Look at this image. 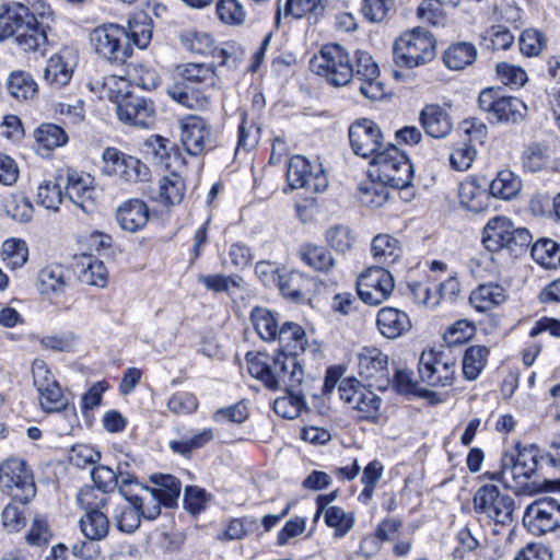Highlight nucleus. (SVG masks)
I'll return each instance as SVG.
<instances>
[{"instance_id":"f257e3e1","label":"nucleus","mask_w":560,"mask_h":560,"mask_svg":"<svg viewBox=\"0 0 560 560\" xmlns=\"http://www.w3.org/2000/svg\"><path fill=\"white\" fill-rule=\"evenodd\" d=\"M354 58L355 66L352 65L345 47L336 43L326 44L311 60V68L334 86L340 88L352 83L364 97L372 101L382 100L385 96V88L373 57L368 51L359 49L354 52Z\"/></svg>"},{"instance_id":"f03ea898","label":"nucleus","mask_w":560,"mask_h":560,"mask_svg":"<svg viewBox=\"0 0 560 560\" xmlns=\"http://www.w3.org/2000/svg\"><path fill=\"white\" fill-rule=\"evenodd\" d=\"M245 359L248 373L270 389H296L303 382L304 371L296 357L277 353L270 360L267 354L249 352Z\"/></svg>"},{"instance_id":"7ed1b4c3","label":"nucleus","mask_w":560,"mask_h":560,"mask_svg":"<svg viewBox=\"0 0 560 560\" xmlns=\"http://www.w3.org/2000/svg\"><path fill=\"white\" fill-rule=\"evenodd\" d=\"M28 5L18 3L0 12V42L13 37L24 51H38L46 47L47 35Z\"/></svg>"},{"instance_id":"20e7f679","label":"nucleus","mask_w":560,"mask_h":560,"mask_svg":"<svg viewBox=\"0 0 560 560\" xmlns=\"http://www.w3.org/2000/svg\"><path fill=\"white\" fill-rule=\"evenodd\" d=\"M368 174L392 188L402 189L411 185L413 166L407 155L394 144H387L369 164Z\"/></svg>"},{"instance_id":"39448f33","label":"nucleus","mask_w":560,"mask_h":560,"mask_svg":"<svg viewBox=\"0 0 560 560\" xmlns=\"http://www.w3.org/2000/svg\"><path fill=\"white\" fill-rule=\"evenodd\" d=\"M435 39L433 35L416 27L401 34L394 44V59L400 67L413 68L435 58Z\"/></svg>"},{"instance_id":"423d86ee","label":"nucleus","mask_w":560,"mask_h":560,"mask_svg":"<svg viewBox=\"0 0 560 560\" xmlns=\"http://www.w3.org/2000/svg\"><path fill=\"white\" fill-rule=\"evenodd\" d=\"M90 43L94 51L102 58L124 62L132 54L129 33L118 24H103L90 33Z\"/></svg>"},{"instance_id":"0eeeda50","label":"nucleus","mask_w":560,"mask_h":560,"mask_svg":"<svg viewBox=\"0 0 560 560\" xmlns=\"http://www.w3.org/2000/svg\"><path fill=\"white\" fill-rule=\"evenodd\" d=\"M482 242L490 252L504 248L516 252L532 243V235L525 228H515L510 219L495 217L486 224Z\"/></svg>"},{"instance_id":"6e6552de","label":"nucleus","mask_w":560,"mask_h":560,"mask_svg":"<svg viewBox=\"0 0 560 560\" xmlns=\"http://www.w3.org/2000/svg\"><path fill=\"white\" fill-rule=\"evenodd\" d=\"M0 487L13 501L27 504L36 494L33 475L26 463L19 458H9L0 464Z\"/></svg>"},{"instance_id":"1a4fd4ad","label":"nucleus","mask_w":560,"mask_h":560,"mask_svg":"<svg viewBox=\"0 0 560 560\" xmlns=\"http://www.w3.org/2000/svg\"><path fill=\"white\" fill-rule=\"evenodd\" d=\"M456 360L442 351L429 349L419 357L420 382L429 386H451L456 378Z\"/></svg>"},{"instance_id":"9d476101","label":"nucleus","mask_w":560,"mask_h":560,"mask_svg":"<svg viewBox=\"0 0 560 560\" xmlns=\"http://www.w3.org/2000/svg\"><path fill=\"white\" fill-rule=\"evenodd\" d=\"M474 508L497 525L509 526L513 522L515 502L509 494H502L495 486L485 485L474 495Z\"/></svg>"},{"instance_id":"9b49d317","label":"nucleus","mask_w":560,"mask_h":560,"mask_svg":"<svg viewBox=\"0 0 560 560\" xmlns=\"http://www.w3.org/2000/svg\"><path fill=\"white\" fill-rule=\"evenodd\" d=\"M481 110L489 114L498 122H518L527 113L526 104L514 96L501 95L499 91L487 88L478 97Z\"/></svg>"},{"instance_id":"f8f14e48","label":"nucleus","mask_w":560,"mask_h":560,"mask_svg":"<svg viewBox=\"0 0 560 560\" xmlns=\"http://www.w3.org/2000/svg\"><path fill=\"white\" fill-rule=\"evenodd\" d=\"M540 451L534 445H515V452L503 454V469L510 472L511 481L515 489L526 485L537 471L540 462Z\"/></svg>"},{"instance_id":"ddd939ff","label":"nucleus","mask_w":560,"mask_h":560,"mask_svg":"<svg viewBox=\"0 0 560 560\" xmlns=\"http://www.w3.org/2000/svg\"><path fill=\"white\" fill-rule=\"evenodd\" d=\"M102 159L103 173L114 175L125 183H140L150 179L151 173L144 163L116 148H106Z\"/></svg>"},{"instance_id":"4468645a","label":"nucleus","mask_w":560,"mask_h":560,"mask_svg":"<svg viewBox=\"0 0 560 560\" xmlns=\"http://www.w3.org/2000/svg\"><path fill=\"white\" fill-rule=\"evenodd\" d=\"M393 275L383 267H369L357 282L358 295L368 305H380L393 293Z\"/></svg>"},{"instance_id":"2eb2a0df","label":"nucleus","mask_w":560,"mask_h":560,"mask_svg":"<svg viewBox=\"0 0 560 560\" xmlns=\"http://www.w3.org/2000/svg\"><path fill=\"white\" fill-rule=\"evenodd\" d=\"M287 180L292 189L303 188L308 192H322L328 187V179L319 164H312L302 155L290 159Z\"/></svg>"},{"instance_id":"dca6fc26","label":"nucleus","mask_w":560,"mask_h":560,"mask_svg":"<svg viewBox=\"0 0 560 560\" xmlns=\"http://www.w3.org/2000/svg\"><path fill=\"white\" fill-rule=\"evenodd\" d=\"M523 521L536 536L553 532L560 527V503L552 498H540L526 508Z\"/></svg>"},{"instance_id":"f3484780","label":"nucleus","mask_w":560,"mask_h":560,"mask_svg":"<svg viewBox=\"0 0 560 560\" xmlns=\"http://www.w3.org/2000/svg\"><path fill=\"white\" fill-rule=\"evenodd\" d=\"M93 490L79 493V501L84 505L86 512L80 518V528L90 540H102L109 533V521L106 514L100 511L107 504V498L103 494L97 502H92Z\"/></svg>"},{"instance_id":"a211bd4d","label":"nucleus","mask_w":560,"mask_h":560,"mask_svg":"<svg viewBox=\"0 0 560 560\" xmlns=\"http://www.w3.org/2000/svg\"><path fill=\"white\" fill-rule=\"evenodd\" d=\"M180 126V141L189 155H199L214 148V138L211 125L202 117L190 115L183 118Z\"/></svg>"},{"instance_id":"6ab92c4d","label":"nucleus","mask_w":560,"mask_h":560,"mask_svg":"<svg viewBox=\"0 0 560 560\" xmlns=\"http://www.w3.org/2000/svg\"><path fill=\"white\" fill-rule=\"evenodd\" d=\"M349 140L352 151L370 161L385 147L380 127L370 119H360L349 128Z\"/></svg>"},{"instance_id":"aec40b11","label":"nucleus","mask_w":560,"mask_h":560,"mask_svg":"<svg viewBox=\"0 0 560 560\" xmlns=\"http://www.w3.org/2000/svg\"><path fill=\"white\" fill-rule=\"evenodd\" d=\"M358 369L369 387L385 390L389 386L388 358L380 349H362L358 354Z\"/></svg>"},{"instance_id":"412c9836","label":"nucleus","mask_w":560,"mask_h":560,"mask_svg":"<svg viewBox=\"0 0 560 560\" xmlns=\"http://www.w3.org/2000/svg\"><path fill=\"white\" fill-rule=\"evenodd\" d=\"M118 119L136 128L149 129L155 124V108L152 101L138 95L125 97L116 107Z\"/></svg>"},{"instance_id":"4be33fe9","label":"nucleus","mask_w":560,"mask_h":560,"mask_svg":"<svg viewBox=\"0 0 560 560\" xmlns=\"http://www.w3.org/2000/svg\"><path fill=\"white\" fill-rule=\"evenodd\" d=\"M95 179L89 173L69 170L67 173L66 196L83 212L95 209Z\"/></svg>"},{"instance_id":"5701e85b","label":"nucleus","mask_w":560,"mask_h":560,"mask_svg":"<svg viewBox=\"0 0 560 560\" xmlns=\"http://www.w3.org/2000/svg\"><path fill=\"white\" fill-rule=\"evenodd\" d=\"M78 55L70 48H63L54 54L44 68V81L54 88H62L67 85L77 67Z\"/></svg>"},{"instance_id":"b1692460","label":"nucleus","mask_w":560,"mask_h":560,"mask_svg":"<svg viewBox=\"0 0 560 560\" xmlns=\"http://www.w3.org/2000/svg\"><path fill=\"white\" fill-rule=\"evenodd\" d=\"M91 477L95 487L103 493L110 492L118 487L120 494L127 495L131 486H139L136 477L124 470L121 459L118 460L116 470L104 465L93 467Z\"/></svg>"},{"instance_id":"393cba45","label":"nucleus","mask_w":560,"mask_h":560,"mask_svg":"<svg viewBox=\"0 0 560 560\" xmlns=\"http://www.w3.org/2000/svg\"><path fill=\"white\" fill-rule=\"evenodd\" d=\"M376 327L378 332L387 339H397L407 335L412 327L409 315L399 308L384 306L377 311Z\"/></svg>"},{"instance_id":"a878e982","label":"nucleus","mask_w":560,"mask_h":560,"mask_svg":"<svg viewBox=\"0 0 560 560\" xmlns=\"http://www.w3.org/2000/svg\"><path fill=\"white\" fill-rule=\"evenodd\" d=\"M419 122L425 133L434 139H443L453 130L450 114L439 104L425 105L419 114Z\"/></svg>"},{"instance_id":"bb28decb","label":"nucleus","mask_w":560,"mask_h":560,"mask_svg":"<svg viewBox=\"0 0 560 560\" xmlns=\"http://www.w3.org/2000/svg\"><path fill=\"white\" fill-rule=\"evenodd\" d=\"M116 220L122 230L135 233L148 223V206L140 199L127 200L117 208Z\"/></svg>"},{"instance_id":"cd10ccee","label":"nucleus","mask_w":560,"mask_h":560,"mask_svg":"<svg viewBox=\"0 0 560 560\" xmlns=\"http://www.w3.org/2000/svg\"><path fill=\"white\" fill-rule=\"evenodd\" d=\"M508 300L506 290L498 283L479 284L469 295V304L477 312L486 313L502 305Z\"/></svg>"},{"instance_id":"c85d7f7f","label":"nucleus","mask_w":560,"mask_h":560,"mask_svg":"<svg viewBox=\"0 0 560 560\" xmlns=\"http://www.w3.org/2000/svg\"><path fill=\"white\" fill-rule=\"evenodd\" d=\"M458 199L463 208L479 213L488 208L490 195L485 189V183H479L476 177H468L459 185Z\"/></svg>"},{"instance_id":"c756f323","label":"nucleus","mask_w":560,"mask_h":560,"mask_svg":"<svg viewBox=\"0 0 560 560\" xmlns=\"http://www.w3.org/2000/svg\"><path fill=\"white\" fill-rule=\"evenodd\" d=\"M124 497L129 504L117 506L114 520L120 532L133 533L140 526V509L148 498H140L139 494H133L130 490Z\"/></svg>"},{"instance_id":"7c9ffc66","label":"nucleus","mask_w":560,"mask_h":560,"mask_svg":"<svg viewBox=\"0 0 560 560\" xmlns=\"http://www.w3.org/2000/svg\"><path fill=\"white\" fill-rule=\"evenodd\" d=\"M280 346L278 353H287L296 357L305 350L306 339L303 328L292 322H283L276 335V341Z\"/></svg>"},{"instance_id":"2f4dec72","label":"nucleus","mask_w":560,"mask_h":560,"mask_svg":"<svg viewBox=\"0 0 560 560\" xmlns=\"http://www.w3.org/2000/svg\"><path fill=\"white\" fill-rule=\"evenodd\" d=\"M523 187L522 179L511 170H501L489 183V195L500 200H512Z\"/></svg>"},{"instance_id":"473e14b6","label":"nucleus","mask_w":560,"mask_h":560,"mask_svg":"<svg viewBox=\"0 0 560 560\" xmlns=\"http://www.w3.org/2000/svg\"><path fill=\"white\" fill-rule=\"evenodd\" d=\"M250 323L261 340L267 342L276 341V335L281 326L280 317L277 313L266 307H254L250 312Z\"/></svg>"},{"instance_id":"72a5a7b5","label":"nucleus","mask_w":560,"mask_h":560,"mask_svg":"<svg viewBox=\"0 0 560 560\" xmlns=\"http://www.w3.org/2000/svg\"><path fill=\"white\" fill-rule=\"evenodd\" d=\"M61 265H49L44 267L37 277L38 290L42 294H61L68 285L69 277Z\"/></svg>"},{"instance_id":"f704fd0d","label":"nucleus","mask_w":560,"mask_h":560,"mask_svg":"<svg viewBox=\"0 0 560 560\" xmlns=\"http://www.w3.org/2000/svg\"><path fill=\"white\" fill-rule=\"evenodd\" d=\"M91 90L98 93L101 98L114 102L116 107L125 101V97L132 95L129 92L128 80L116 75H107L102 81H95L91 84Z\"/></svg>"},{"instance_id":"c9c22d12","label":"nucleus","mask_w":560,"mask_h":560,"mask_svg":"<svg viewBox=\"0 0 560 560\" xmlns=\"http://www.w3.org/2000/svg\"><path fill=\"white\" fill-rule=\"evenodd\" d=\"M299 255L307 266L316 271L329 272L336 265L331 253L323 246L304 244L301 246Z\"/></svg>"},{"instance_id":"e433bc0d","label":"nucleus","mask_w":560,"mask_h":560,"mask_svg":"<svg viewBox=\"0 0 560 560\" xmlns=\"http://www.w3.org/2000/svg\"><path fill=\"white\" fill-rule=\"evenodd\" d=\"M477 57V49L471 43L459 42L451 45L443 55L444 65L451 70H463Z\"/></svg>"},{"instance_id":"4c0bfd02","label":"nucleus","mask_w":560,"mask_h":560,"mask_svg":"<svg viewBox=\"0 0 560 560\" xmlns=\"http://www.w3.org/2000/svg\"><path fill=\"white\" fill-rule=\"evenodd\" d=\"M490 350L486 346H471L467 348L463 355V374L466 380L475 381L478 378L488 362Z\"/></svg>"},{"instance_id":"58836bf2","label":"nucleus","mask_w":560,"mask_h":560,"mask_svg":"<svg viewBox=\"0 0 560 560\" xmlns=\"http://www.w3.org/2000/svg\"><path fill=\"white\" fill-rule=\"evenodd\" d=\"M371 250L374 259L384 265L394 264L401 255L398 240L388 234L376 235L373 238Z\"/></svg>"},{"instance_id":"ea45409f","label":"nucleus","mask_w":560,"mask_h":560,"mask_svg":"<svg viewBox=\"0 0 560 560\" xmlns=\"http://www.w3.org/2000/svg\"><path fill=\"white\" fill-rule=\"evenodd\" d=\"M325 240L336 253L347 254L354 248L357 235L349 226L336 224L326 230Z\"/></svg>"},{"instance_id":"a19ab883","label":"nucleus","mask_w":560,"mask_h":560,"mask_svg":"<svg viewBox=\"0 0 560 560\" xmlns=\"http://www.w3.org/2000/svg\"><path fill=\"white\" fill-rule=\"evenodd\" d=\"M34 138L38 150L49 152L65 145L68 142L66 131L55 124H43L34 131Z\"/></svg>"},{"instance_id":"79ce46f5","label":"nucleus","mask_w":560,"mask_h":560,"mask_svg":"<svg viewBox=\"0 0 560 560\" xmlns=\"http://www.w3.org/2000/svg\"><path fill=\"white\" fill-rule=\"evenodd\" d=\"M152 481L156 486L150 489V493L154 494L165 506H173L180 493L179 480L171 475L153 476Z\"/></svg>"},{"instance_id":"37998d69","label":"nucleus","mask_w":560,"mask_h":560,"mask_svg":"<svg viewBox=\"0 0 560 560\" xmlns=\"http://www.w3.org/2000/svg\"><path fill=\"white\" fill-rule=\"evenodd\" d=\"M387 185L377 180L362 183L358 188L359 202L371 209L382 208L388 200Z\"/></svg>"},{"instance_id":"c03bdc74","label":"nucleus","mask_w":560,"mask_h":560,"mask_svg":"<svg viewBox=\"0 0 560 560\" xmlns=\"http://www.w3.org/2000/svg\"><path fill=\"white\" fill-rule=\"evenodd\" d=\"M536 262L547 269L560 267V244L552 240L544 238L537 241L530 250Z\"/></svg>"},{"instance_id":"a18cd8bd","label":"nucleus","mask_w":560,"mask_h":560,"mask_svg":"<svg viewBox=\"0 0 560 560\" xmlns=\"http://www.w3.org/2000/svg\"><path fill=\"white\" fill-rule=\"evenodd\" d=\"M285 394L273 401V410L285 419H294L306 408L304 397L300 390H284Z\"/></svg>"},{"instance_id":"49530a36","label":"nucleus","mask_w":560,"mask_h":560,"mask_svg":"<svg viewBox=\"0 0 560 560\" xmlns=\"http://www.w3.org/2000/svg\"><path fill=\"white\" fill-rule=\"evenodd\" d=\"M179 40L186 50L199 55H210L215 45V40L210 34L196 30H186L182 32Z\"/></svg>"},{"instance_id":"de8ad7c7","label":"nucleus","mask_w":560,"mask_h":560,"mask_svg":"<svg viewBox=\"0 0 560 560\" xmlns=\"http://www.w3.org/2000/svg\"><path fill=\"white\" fill-rule=\"evenodd\" d=\"M185 183L180 175L171 173L160 179L159 195L165 205H176L185 195Z\"/></svg>"},{"instance_id":"09e8293b","label":"nucleus","mask_w":560,"mask_h":560,"mask_svg":"<svg viewBox=\"0 0 560 560\" xmlns=\"http://www.w3.org/2000/svg\"><path fill=\"white\" fill-rule=\"evenodd\" d=\"M322 515H324L326 525L335 529L334 535L337 538L346 536L354 525V514L346 512L340 506H330Z\"/></svg>"},{"instance_id":"8fccbe9b","label":"nucleus","mask_w":560,"mask_h":560,"mask_svg":"<svg viewBox=\"0 0 560 560\" xmlns=\"http://www.w3.org/2000/svg\"><path fill=\"white\" fill-rule=\"evenodd\" d=\"M325 3L326 0H287L284 10H278V16L284 14L301 19L311 14L317 18L323 14Z\"/></svg>"},{"instance_id":"3c124183","label":"nucleus","mask_w":560,"mask_h":560,"mask_svg":"<svg viewBox=\"0 0 560 560\" xmlns=\"http://www.w3.org/2000/svg\"><path fill=\"white\" fill-rule=\"evenodd\" d=\"M8 90L15 98L25 101L36 94L37 84L30 73L15 71L9 78Z\"/></svg>"},{"instance_id":"603ef678","label":"nucleus","mask_w":560,"mask_h":560,"mask_svg":"<svg viewBox=\"0 0 560 560\" xmlns=\"http://www.w3.org/2000/svg\"><path fill=\"white\" fill-rule=\"evenodd\" d=\"M1 257L9 268H21L28 258L26 243L15 238L4 241L1 248Z\"/></svg>"},{"instance_id":"864d4df0","label":"nucleus","mask_w":560,"mask_h":560,"mask_svg":"<svg viewBox=\"0 0 560 560\" xmlns=\"http://www.w3.org/2000/svg\"><path fill=\"white\" fill-rule=\"evenodd\" d=\"M168 95L178 104L189 109H205L207 108L211 100L205 94H199L192 90H188L186 86L176 84L168 89Z\"/></svg>"},{"instance_id":"5fc2aeb1","label":"nucleus","mask_w":560,"mask_h":560,"mask_svg":"<svg viewBox=\"0 0 560 560\" xmlns=\"http://www.w3.org/2000/svg\"><path fill=\"white\" fill-rule=\"evenodd\" d=\"M402 526V523L396 518H384L375 528L374 535L365 536L360 545V548L364 550L369 544H374L372 551L380 549V542L389 540L396 535Z\"/></svg>"},{"instance_id":"6e6d98bb","label":"nucleus","mask_w":560,"mask_h":560,"mask_svg":"<svg viewBox=\"0 0 560 560\" xmlns=\"http://www.w3.org/2000/svg\"><path fill=\"white\" fill-rule=\"evenodd\" d=\"M477 331L475 324L468 319H458L450 325L443 334L448 347H456L470 340Z\"/></svg>"},{"instance_id":"4d7b16f0","label":"nucleus","mask_w":560,"mask_h":560,"mask_svg":"<svg viewBox=\"0 0 560 560\" xmlns=\"http://www.w3.org/2000/svg\"><path fill=\"white\" fill-rule=\"evenodd\" d=\"M371 388L368 385L361 388V393L352 408L360 412V418L374 421L380 415L382 400Z\"/></svg>"},{"instance_id":"13d9d810","label":"nucleus","mask_w":560,"mask_h":560,"mask_svg":"<svg viewBox=\"0 0 560 560\" xmlns=\"http://www.w3.org/2000/svg\"><path fill=\"white\" fill-rule=\"evenodd\" d=\"M37 392L40 407L45 412H59L68 406V399L58 382Z\"/></svg>"},{"instance_id":"bf43d9fd","label":"nucleus","mask_w":560,"mask_h":560,"mask_svg":"<svg viewBox=\"0 0 560 560\" xmlns=\"http://www.w3.org/2000/svg\"><path fill=\"white\" fill-rule=\"evenodd\" d=\"M304 282L305 279L300 272L283 271L276 285L285 298L298 301L303 296Z\"/></svg>"},{"instance_id":"052dcab7","label":"nucleus","mask_w":560,"mask_h":560,"mask_svg":"<svg viewBox=\"0 0 560 560\" xmlns=\"http://www.w3.org/2000/svg\"><path fill=\"white\" fill-rule=\"evenodd\" d=\"M546 36L536 28H527L520 36V50L524 56L536 57L546 47Z\"/></svg>"},{"instance_id":"680f3d73","label":"nucleus","mask_w":560,"mask_h":560,"mask_svg":"<svg viewBox=\"0 0 560 560\" xmlns=\"http://www.w3.org/2000/svg\"><path fill=\"white\" fill-rule=\"evenodd\" d=\"M213 439V431L211 429H203L199 433L195 434L190 439L180 440V441H171L170 447L175 452L185 457L190 456V454Z\"/></svg>"},{"instance_id":"e2e57ef3","label":"nucleus","mask_w":560,"mask_h":560,"mask_svg":"<svg viewBox=\"0 0 560 560\" xmlns=\"http://www.w3.org/2000/svg\"><path fill=\"white\" fill-rule=\"evenodd\" d=\"M446 5L442 0H423L417 9L418 18L433 26L444 25L446 16L442 9Z\"/></svg>"},{"instance_id":"0e129e2a","label":"nucleus","mask_w":560,"mask_h":560,"mask_svg":"<svg viewBox=\"0 0 560 560\" xmlns=\"http://www.w3.org/2000/svg\"><path fill=\"white\" fill-rule=\"evenodd\" d=\"M217 13L222 22L230 25H242L246 19V12L237 0H220Z\"/></svg>"},{"instance_id":"69168bd1","label":"nucleus","mask_w":560,"mask_h":560,"mask_svg":"<svg viewBox=\"0 0 560 560\" xmlns=\"http://www.w3.org/2000/svg\"><path fill=\"white\" fill-rule=\"evenodd\" d=\"M37 202L49 210H58L62 201V191L58 183L44 180L37 188Z\"/></svg>"},{"instance_id":"338daca9","label":"nucleus","mask_w":560,"mask_h":560,"mask_svg":"<svg viewBox=\"0 0 560 560\" xmlns=\"http://www.w3.org/2000/svg\"><path fill=\"white\" fill-rule=\"evenodd\" d=\"M483 42L492 50H506L514 43V35L502 25H494L487 30Z\"/></svg>"},{"instance_id":"774afa93","label":"nucleus","mask_w":560,"mask_h":560,"mask_svg":"<svg viewBox=\"0 0 560 560\" xmlns=\"http://www.w3.org/2000/svg\"><path fill=\"white\" fill-rule=\"evenodd\" d=\"M182 75L190 82L213 85L215 82V70L212 65L187 63L184 66Z\"/></svg>"}]
</instances>
